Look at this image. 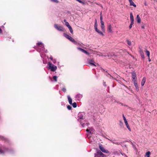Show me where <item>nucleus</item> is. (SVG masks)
<instances>
[{
	"mask_svg": "<svg viewBox=\"0 0 157 157\" xmlns=\"http://www.w3.org/2000/svg\"><path fill=\"white\" fill-rule=\"evenodd\" d=\"M8 150V148L4 145H0V154H4L5 152H7Z\"/></svg>",
	"mask_w": 157,
	"mask_h": 157,
	"instance_id": "1",
	"label": "nucleus"
},
{
	"mask_svg": "<svg viewBox=\"0 0 157 157\" xmlns=\"http://www.w3.org/2000/svg\"><path fill=\"white\" fill-rule=\"evenodd\" d=\"M49 67L48 68L52 71H55L57 69L56 66H55L51 62H48V64Z\"/></svg>",
	"mask_w": 157,
	"mask_h": 157,
	"instance_id": "2",
	"label": "nucleus"
},
{
	"mask_svg": "<svg viewBox=\"0 0 157 157\" xmlns=\"http://www.w3.org/2000/svg\"><path fill=\"white\" fill-rule=\"evenodd\" d=\"M130 20L131 21V23L129 26V29H131L132 28V25L134 24V17L132 13V12L130 13Z\"/></svg>",
	"mask_w": 157,
	"mask_h": 157,
	"instance_id": "3",
	"label": "nucleus"
},
{
	"mask_svg": "<svg viewBox=\"0 0 157 157\" xmlns=\"http://www.w3.org/2000/svg\"><path fill=\"white\" fill-rule=\"evenodd\" d=\"M54 27L58 31L62 32L64 31V29L62 26L58 25L57 24H55L54 25Z\"/></svg>",
	"mask_w": 157,
	"mask_h": 157,
	"instance_id": "4",
	"label": "nucleus"
},
{
	"mask_svg": "<svg viewBox=\"0 0 157 157\" xmlns=\"http://www.w3.org/2000/svg\"><path fill=\"white\" fill-rule=\"evenodd\" d=\"M83 113H79L78 114V121H79L80 124H82V121L81 120V119H83L84 118H83Z\"/></svg>",
	"mask_w": 157,
	"mask_h": 157,
	"instance_id": "5",
	"label": "nucleus"
},
{
	"mask_svg": "<svg viewBox=\"0 0 157 157\" xmlns=\"http://www.w3.org/2000/svg\"><path fill=\"white\" fill-rule=\"evenodd\" d=\"M99 147L100 149L103 152L109 153V151L108 150H105L104 147L102 146V144H100L99 145Z\"/></svg>",
	"mask_w": 157,
	"mask_h": 157,
	"instance_id": "6",
	"label": "nucleus"
},
{
	"mask_svg": "<svg viewBox=\"0 0 157 157\" xmlns=\"http://www.w3.org/2000/svg\"><path fill=\"white\" fill-rule=\"evenodd\" d=\"M0 140L4 141L5 142H6L8 143L10 142V141L8 138L0 135Z\"/></svg>",
	"mask_w": 157,
	"mask_h": 157,
	"instance_id": "7",
	"label": "nucleus"
},
{
	"mask_svg": "<svg viewBox=\"0 0 157 157\" xmlns=\"http://www.w3.org/2000/svg\"><path fill=\"white\" fill-rule=\"evenodd\" d=\"M77 49L81 51V52H82L86 54V55H89V54H90V53H89L88 52H87V51H86V50L83 49L82 48H79V47H78L77 48Z\"/></svg>",
	"mask_w": 157,
	"mask_h": 157,
	"instance_id": "8",
	"label": "nucleus"
},
{
	"mask_svg": "<svg viewBox=\"0 0 157 157\" xmlns=\"http://www.w3.org/2000/svg\"><path fill=\"white\" fill-rule=\"evenodd\" d=\"M132 80L137 79V78L136 77V74L135 71H133L132 73Z\"/></svg>",
	"mask_w": 157,
	"mask_h": 157,
	"instance_id": "9",
	"label": "nucleus"
},
{
	"mask_svg": "<svg viewBox=\"0 0 157 157\" xmlns=\"http://www.w3.org/2000/svg\"><path fill=\"white\" fill-rule=\"evenodd\" d=\"M140 48V56L143 59H144V54L143 52V51Z\"/></svg>",
	"mask_w": 157,
	"mask_h": 157,
	"instance_id": "10",
	"label": "nucleus"
},
{
	"mask_svg": "<svg viewBox=\"0 0 157 157\" xmlns=\"http://www.w3.org/2000/svg\"><path fill=\"white\" fill-rule=\"evenodd\" d=\"M128 1L130 6H133L135 7H136V5L134 3L132 0H128Z\"/></svg>",
	"mask_w": 157,
	"mask_h": 157,
	"instance_id": "11",
	"label": "nucleus"
},
{
	"mask_svg": "<svg viewBox=\"0 0 157 157\" xmlns=\"http://www.w3.org/2000/svg\"><path fill=\"white\" fill-rule=\"evenodd\" d=\"M97 153L98 155L103 156H104L105 155L104 154L101 152V151L99 150H97Z\"/></svg>",
	"mask_w": 157,
	"mask_h": 157,
	"instance_id": "12",
	"label": "nucleus"
},
{
	"mask_svg": "<svg viewBox=\"0 0 157 157\" xmlns=\"http://www.w3.org/2000/svg\"><path fill=\"white\" fill-rule=\"evenodd\" d=\"M7 152H9L11 154H13L14 153V150L12 148H8V150L7 151Z\"/></svg>",
	"mask_w": 157,
	"mask_h": 157,
	"instance_id": "13",
	"label": "nucleus"
},
{
	"mask_svg": "<svg viewBox=\"0 0 157 157\" xmlns=\"http://www.w3.org/2000/svg\"><path fill=\"white\" fill-rule=\"evenodd\" d=\"M67 98L68 99V101L69 102V103L70 105H72V99L71 97H70V95H68L67 96Z\"/></svg>",
	"mask_w": 157,
	"mask_h": 157,
	"instance_id": "14",
	"label": "nucleus"
},
{
	"mask_svg": "<svg viewBox=\"0 0 157 157\" xmlns=\"http://www.w3.org/2000/svg\"><path fill=\"white\" fill-rule=\"evenodd\" d=\"M136 19L137 22L138 23H140L141 21V19H140V17L139 15H137Z\"/></svg>",
	"mask_w": 157,
	"mask_h": 157,
	"instance_id": "15",
	"label": "nucleus"
},
{
	"mask_svg": "<svg viewBox=\"0 0 157 157\" xmlns=\"http://www.w3.org/2000/svg\"><path fill=\"white\" fill-rule=\"evenodd\" d=\"M69 40H70L73 43H74L75 44H77V42H76L74 39H73L71 37H70V38L69 39Z\"/></svg>",
	"mask_w": 157,
	"mask_h": 157,
	"instance_id": "16",
	"label": "nucleus"
},
{
	"mask_svg": "<svg viewBox=\"0 0 157 157\" xmlns=\"http://www.w3.org/2000/svg\"><path fill=\"white\" fill-rule=\"evenodd\" d=\"M145 82H146V78L145 77H144L142 79V82H141V85L142 86H143L144 85Z\"/></svg>",
	"mask_w": 157,
	"mask_h": 157,
	"instance_id": "17",
	"label": "nucleus"
},
{
	"mask_svg": "<svg viewBox=\"0 0 157 157\" xmlns=\"http://www.w3.org/2000/svg\"><path fill=\"white\" fill-rule=\"evenodd\" d=\"M110 141L112 143L114 144H115L117 145H120L121 144V142H114L113 141V140H110Z\"/></svg>",
	"mask_w": 157,
	"mask_h": 157,
	"instance_id": "18",
	"label": "nucleus"
},
{
	"mask_svg": "<svg viewBox=\"0 0 157 157\" xmlns=\"http://www.w3.org/2000/svg\"><path fill=\"white\" fill-rule=\"evenodd\" d=\"M124 122H125V125H126V126L127 128H128V130H129V131H131V129H130V128L128 124L127 121H126Z\"/></svg>",
	"mask_w": 157,
	"mask_h": 157,
	"instance_id": "19",
	"label": "nucleus"
},
{
	"mask_svg": "<svg viewBox=\"0 0 157 157\" xmlns=\"http://www.w3.org/2000/svg\"><path fill=\"white\" fill-rule=\"evenodd\" d=\"M82 125V127H84L85 126H88L89 125V123L88 122H86V123H82V124H81Z\"/></svg>",
	"mask_w": 157,
	"mask_h": 157,
	"instance_id": "20",
	"label": "nucleus"
},
{
	"mask_svg": "<svg viewBox=\"0 0 157 157\" xmlns=\"http://www.w3.org/2000/svg\"><path fill=\"white\" fill-rule=\"evenodd\" d=\"M108 31L110 32H112V26L111 25H110L108 26Z\"/></svg>",
	"mask_w": 157,
	"mask_h": 157,
	"instance_id": "21",
	"label": "nucleus"
},
{
	"mask_svg": "<svg viewBox=\"0 0 157 157\" xmlns=\"http://www.w3.org/2000/svg\"><path fill=\"white\" fill-rule=\"evenodd\" d=\"M63 36L65 37L66 38H67L68 40H69V39L70 38V37H71V36H69L68 34H66L65 33H63Z\"/></svg>",
	"mask_w": 157,
	"mask_h": 157,
	"instance_id": "22",
	"label": "nucleus"
},
{
	"mask_svg": "<svg viewBox=\"0 0 157 157\" xmlns=\"http://www.w3.org/2000/svg\"><path fill=\"white\" fill-rule=\"evenodd\" d=\"M93 129H86V131L88 133H90V134H92L93 133H92L91 132V131H92Z\"/></svg>",
	"mask_w": 157,
	"mask_h": 157,
	"instance_id": "23",
	"label": "nucleus"
},
{
	"mask_svg": "<svg viewBox=\"0 0 157 157\" xmlns=\"http://www.w3.org/2000/svg\"><path fill=\"white\" fill-rule=\"evenodd\" d=\"M36 45H37V46H39L40 45H41V47L42 48H44V45H43V44H42L41 42H38V43H37V44H36Z\"/></svg>",
	"mask_w": 157,
	"mask_h": 157,
	"instance_id": "24",
	"label": "nucleus"
},
{
	"mask_svg": "<svg viewBox=\"0 0 157 157\" xmlns=\"http://www.w3.org/2000/svg\"><path fill=\"white\" fill-rule=\"evenodd\" d=\"M135 87H136V90L137 91H138L139 90V88L138 87V84H135L134 85Z\"/></svg>",
	"mask_w": 157,
	"mask_h": 157,
	"instance_id": "25",
	"label": "nucleus"
},
{
	"mask_svg": "<svg viewBox=\"0 0 157 157\" xmlns=\"http://www.w3.org/2000/svg\"><path fill=\"white\" fill-rule=\"evenodd\" d=\"M146 53V54L147 56L148 57H150V53L149 51H148L147 49H146L145 51Z\"/></svg>",
	"mask_w": 157,
	"mask_h": 157,
	"instance_id": "26",
	"label": "nucleus"
},
{
	"mask_svg": "<svg viewBox=\"0 0 157 157\" xmlns=\"http://www.w3.org/2000/svg\"><path fill=\"white\" fill-rule=\"evenodd\" d=\"M68 28L69 29L71 33V34H73V29L72 28L71 26H70L69 27H68Z\"/></svg>",
	"mask_w": 157,
	"mask_h": 157,
	"instance_id": "27",
	"label": "nucleus"
},
{
	"mask_svg": "<svg viewBox=\"0 0 157 157\" xmlns=\"http://www.w3.org/2000/svg\"><path fill=\"white\" fill-rule=\"evenodd\" d=\"M82 95L80 94H78L76 95L75 97L77 98H80L82 97Z\"/></svg>",
	"mask_w": 157,
	"mask_h": 157,
	"instance_id": "28",
	"label": "nucleus"
},
{
	"mask_svg": "<svg viewBox=\"0 0 157 157\" xmlns=\"http://www.w3.org/2000/svg\"><path fill=\"white\" fill-rule=\"evenodd\" d=\"M150 152L148 151L146 153V155L147 156V157H150Z\"/></svg>",
	"mask_w": 157,
	"mask_h": 157,
	"instance_id": "29",
	"label": "nucleus"
},
{
	"mask_svg": "<svg viewBox=\"0 0 157 157\" xmlns=\"http://www.w3.org/2000/svg\"><path fill=\"white\" fill-rule=\"evenodd\" d=\"M72 105L73 108H75L77 107V105L76 102H74L73 103H72Z\"/></svg>",
	"mask_w": 157,
	"mask_h": 157,
	"instance_id": "30",
	"label": "nucleus"
},
{
	"mask_svg": "<svg viewBox=\"0 0 157 157\" xmlns=\"http://www.w3.org/2000/svg\"><path fill=\"white\" fill-rule=\"evenodd\" d=\"M97 32L100 35H102V36H103L104 35V34H103V33L100 30H98V31H97Z\"/></svg>",
	"mask_w": 157,
	"mask_h": 157,
	"instance_id": "31",
	"label": "nucleus"
},
{
	"mask_svg": "<svg viewBox=\"0 0 157 157\" xmlns=\"http://www.w3.org/2000/svg\"><path fill=\"white\" fill-rule=\"evenodd\" d=\"M102 12L100 13V20L101 21H102L103 17L102 15Z\"/></svg>",
	"mask_w": 157,
	"mask_h": 157,
	"instance_id": "32",
	"label": "nucleus"
},
{
	"mask_svg": "<svg viewBox=\"0 0 157 157\" xmlns=\"http://www.w3.org/2000/svg\"><path fill=\"white\" fill-rule=\"evenodd\" d=\"M57 77L56 75L54 76L53 77V78L55 82L57 81Z\"/></svg>",
	"mask_w": 157,
	"mask_h": 157,
	"instance_id": "33",
	"label": "nucleus"
},
{
	"mask_svg": "<svg viewBox=\"0 0 157 157\" xmlns=\"http://www.w3.org/2000/svg\"><path fill=\"white\" fill-rule=\"evenodd\" d=\"M132 81L133 82V83L134 85L136 84H137V81L136 79H135V80H132Z\"/></svg>",
	"mask_w": 157,
	"mask_h": 157,
	"instance_id": "34",
	"label": "nucleus"
},
{
	"mask_svg": "<svg viewBox=\"0 0 157 157\" xmlns=\"http://www.w3.org/2000/svg\"><path fill=\"white\" fill-rule=\"evenodd\" d=\"M92 63V62H89V64H90V65H91V66H96V65H95L94 63Z\"/></svg>",
	"mask_w": 157,
	"mask_h": 157,
	"instance_id": "35",
	"label": "nucleus"
},
{
	"mask_svg": "<svg viewBox=\"0 0 157 157\" xmlns=\"http://www.w3.org/2000/svg\"><path fill=\"white\" fill-rule=\"evenodd\" d=\"M67 109L69 110H71L72 109V107L70 105H68L67 106Z\"/></svg>",
	"mask_w": 157,
	"mask_h": 157,
	"instance_id": "36",
	"label": "nucleus"
},
{
	"mask_svg": "<svg viewBox=\"0 0 157 157\" xmlns=\"http://www.w3.org/2000/svg\"><path fill=\"white\" fill-rule=\"evenodd\" d=\"M127 44H128L130 46L131 45V41H129V40H127Z\"/></svg>",
	"mask_w": 157,
	"mask_h": 157,
	"instance_id": "37",
	"label": "nucleus"
},
{
	"mask_svg": "<svg viewBox=\"0 0 157 157\" xmlns=\"http://www.w3.org/2000/svg\"><path fill=\"white\" fill-rule=\"evenodd\" d=\"M65 25L68 27H69L70 26V25H69L68 22H66Z\"/></svg>",
	"mask_w": 157,
	"mask_h": 157,
	"instance_id": "38",
	"label": "nucleus"
},
{
	"mask_svg": "<svg viewBox=\"0 0 157 157\" xmlns=\"http://www.w3.org/2000/svg\"><path fill=\"white\" fill-rule=\"evenodd\" d=\"M101 27L102 30L103 31L104 30V28H105V25H101Z\"/></svg>",
	"mask_w": 157,
	"mask_h": 157,
	"instance_id": "39",
	"label": "nucleus"
},
{
	"mask_svg": "<svg viewBox=\"0 0 157 157\" xmlns=\"http://www.w3.org/2000/svg\"><path fill=\"white\" fill-rule=\"evenodd\" d=\"M51 1L55 2L56 3H58L59 2V1H58V0H51Z\"/></svg>",
	"mask_w": 157,
	"mask_h": 157,
	"instance_id": "40",
	"label": "nucleus"
},
{
	"mask_svg": "<svg viewBox=\"0 0 157 157\" xmlns=\"http://www.w3.org/2000/svg\"><path fill=\"white\" fill-rule=\"evenodd\" d=\"M123 119H124V122H125L126 121H127L125 117L124 116V114L123 115Z\"/></svg>",
	"mask_w": 157,
	"mask_h": 157,
	"instance_id": "41",
	"label": "nucleus"
},
{
	"mask_svg": "<svg viewBox=\"0 0 157 157\" xmlns=\"http://www.w3.org/2000/svg\"><path fill=\"white\" fill-rule=\"evenodd\" d=\"M76 1H78L79 3H82V4H84V3L81 0H76Z\"/></svg>",
	"mask_w": 157,
	"mask_h": 157,
	"instance_id": "42",
	"label": "nucleus"
},
{
	"mask_svg": "<svg viewBox=\"0 0 157 157\" xmlns=\"http://www.w3.org/2000/svg\"><path fill=\"white\" fill-rule=\"evenodd\" d=\"M62 90L64 92H65L66 91V89L65 88H63L62 89Z\"/></svg>",
	"mask_w": 157,
	"mask_h": 157,
	"instance_id": "43",
	"label": "nucleus"
},
{
	"mask_svg": "<svg viewBox=\"0 0 157 157\" xmlns=\"http://www.w3.org/2000/svg\"><path fill=\"white\" fill-rule=\"evenodd\" d=\"M141 28L142 29H144V25L143 23H142V24H141Z\"/></svg>",
	"mask_w": 157,
	"mask_h": 157,
	"instance_id": "44",
	"label": "nucleus"
},
{
	"mask_svg": "<svg viewBox=\"0 0 157 157\" xmlns=\"http://www.w3.org/2000/svg\"><path fill=\"white\" fill-rule=\"evenodd\" d=\"M89 62H91L92 63H95L94 61L93 60V59H89L88 60Z\"/></svg>",
	"mask_w": 157,
	"mask_h": 157,
	"instance_id": "45",
	"label": "nucleus"
},
{
	"mask_svg": "<svg viewBox=\"0 0 157 157\" xmlns=\"http://www.w3.org/2000/svg\"><path fill=\"white\" fill-rule=\"evenodd\" d=\"M121 154L125 157H127V156L124 153H121Z\"/></svg>",
	"mask_w": 157,
	"mask_h": 157,
	"instance_id": "46",
	"label": "nucleus"
},
{
	"mask_svg": "<svg viewBox=\"0 0 157 157\" xmlns=\"http://www.w3.org/2000/svg\"><path fill=\"white\" fill-rule=\"evenodd\" d=\"M101 25H104V23L103 21H101Z\"/></svg>",
	"mask_w": 157,
	"mask_h": 157,
	"instance_id": "47",
	"label": "nucleus"
},
{
	"mask_svg": "<svg viewBox=\"0 0 157 157\" xmlns=\"http://www.w3.org/2000/svg\"><path fill=\"white\" fill-rule=\"evenodd\" d=\"M98 27V23H94V27Z\"/></svg>",
	"mask_w": 157,
	"mask_h": 157,
	"instance_id": "48",
	"label": "nucleus"
},
{
	"mask_svg": "<svg viewBox=\"0 0 157 157\" xmlns=\"http://www.w3.org/2000/svg\"><path fill=\"white\" fill-rule=\"evenodd\" d=\"M94 29L95 30V31L97 32V31H98V29L97 27H94Z\"/></svg>",
	"mask_w": 157,
	"mask_h": 157,
	"instance_id": "49",
	"label": "nucleus"
},
{
	"mask_svg": "<svg viewBox=\"0 0 157 157\" xmlns=\"http://www.w3.org/2000/svg\"><path fill=\"white\" fill-rule=\"evenodd\" d=\"M144 5L145 6H147V2H146V1H145V2H144Z\"/></svg>",
	"mask_w": 157,
	"mask_h": 157,
	"instance_id": "50",
	"label": "nucleus"
},
{
	"mask_svg": "<svg viewBox=\"0 0 157 157\" xmlns=\"http://www.w3.org/2000/svg\"><path fill=\"white\" fill-rule=\"evenodd\" d=\"M2 33V31L1 28H0V34Z\"/></svg>",
	"mask_w": 157,
	"mask_h": 157,
	"instance_id": "51",
	"label": "nucleus"
},
{
	"mask_svg": "<svg viewBox=\"0 0 157 157\" xmlns=\"http://www.w3.org/2000/svg\"><path fill=\"white\" fill-rule=\"evenodd\" d=\"M105 83H106L105 82H103V85L105 86H106Z\"/></svg>",
	"mask_w": 157,
	"mask_h": 157,
	"instance_id": "52",
	"label": "nucleus"
},
{
	"mask_svg": "<svg viewBox=\"0 0 157 157\" xmlns=\"http://www.w3.org/2000/svg\"><path fill=\"white\" fill-rule=\"evenodd\" d=\"M100 69L101 70H102L103 71H105V70L103 68H102L101 67H100Z\"/></svg>",
	"mask_w": 157,
	"mask_h": 157,
	"instance_id": "53",
	"label": "nucleus"
},
{
	"mask_svg": "<svg viewBox=\"0 0 157 157\" xmlns=\"http://www.w3.org/2000/svg\"><path fill=\"white\" fill-rule=\"evenodd\" d=\"M53 63H55L56 62V60L55 59H54L52 60Z\"/></svg>",
	"mask_w": 157,
	"mask_h": 157,
	"instance_id": "54",
	"label": "nucleus"
},
{
	"mask_svg": "<svg viewBox=\"0 0 157 157\" xmlns=\"http://www.w3.org/2000/svg\"><path fill=\"white\" fill-rule=\"evenodd\" d=\"M104 137L106 139H107V140H110V139H109V138H107V137H106L105 136H104Z\"/></svg>",
	"mask_w": 157,
	"mask_h": 157,
	"instance_id": "55",
	"label": "nucleus"
},
{
	"mask_svg": "<svg viewBox=\"0 0 157 157\" xmlns=\"http://www.w3.org/2000/svg\"><path fill=\"white\" fill-rule=\"evenodd\" d=\"M98 154H94V156L95 157H97V156H98Z\"/></svg>",
	"mask_w": 157,
	"mask_h": 157,
	"instance_id": "56",
	"label": "nucleus"
},
{
	"mask_svg": "<svg viewBox=\"0 0 157 157\" xmlns=\"http://www.w3.org/2000/svg\"><path fill=\"white\" fill-rule=\"evenodd\" d=\"M50 59L52 60H53V57L52 56H51L50 57Z\"/></svg>",
	"mask_w": 157,
	"mask_h": 157,
	"instance_id": "57",
	"label": "nucleus"
},
{
	"mask_svg": "<svg viewBox=\"0 0 157 157\" xmlns=\"http://www.w3.org/2000/svg\"><path fill=\"white\" fill-rule=\"evenodd\" d=\"M95 23H97V21L96 19H95Z\"/></svg>",
	"mask_w": 157,
	"mask_h": 157,
	"instance_id": "58",
	"label": "nucleus"
},
{
	"mask_svg": "<svg viewBox=\"0 0 157 157\" xmlns=\"http://www.w3.org/2000/svg\"><path fill=\"white\" fill-rule=\"evenodd\" d=\"M116 102H117L118 103H119V104H121L122 105H123V104L122 103H120V102H117V101H116Z\"/></svg>",
	"mask_w": 157,
	"mask_h": 157,
	"instance_id": "59",
	"label": "nucleus"
},
{
	"mask_svg": "<svg viewBox=\"0 0 157 157\" xmlns=\"http://www.w3.org/2000/svg\"><path fill=\"white\" fill-rule=\"evenodd\" d=\"M123 125V123H122L121 121L120 122V125L121 126H122V125Z\"/></svg>",
	"mask_w": 157,
	"mask_h": 157,
	"instance_id": "60",
	"label": "nucleus"
},
{
	"mask_svg": "<svg viewBox=\"0 0 157 157\" xmlns=\"http://www.w3.org/2000/svg\"><path fill=\"white\" fill-rule=\"evenodd\" d=\"M148 61L149 62L150 61H151V59L150 58V57H148Z\"/></svg>",
	"mask_w": 157,
	"mask_h": 157,
	"instance_id": "61",
	"label": "nucleus"
},
{
	"mask_svg": "<svg viewBox=\"0 0 157 157\" xmlns=\"http://www.w3.org/2000/svg\"><path fill=\"white\" fill-rule=\"evenodd\" d=\"M108 74L109 76H110V77H113L109 73Z\"/></svg>",
	"mask_w": 157,
	"mask_h": 157,
	"instance_id": "62",
	"label": "nucleus"
},
{
	"mask_svg": "<svg viewBox=\"0 0 157 157\" xmlns=\"http://www.w3.org/2000/svg\"><path fill=\"white\" fill-rule=\"evenodd\" d=\"M63 21L64 22H65L66 23V22H67L66 21V19H64V20H63Z\"/></svg>",
	"mask_w": 157,
	"mask_h": 157,
	"instance_id": "63",
	"label": "nucleus"
}]
</instances>
